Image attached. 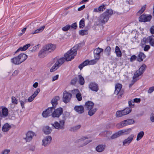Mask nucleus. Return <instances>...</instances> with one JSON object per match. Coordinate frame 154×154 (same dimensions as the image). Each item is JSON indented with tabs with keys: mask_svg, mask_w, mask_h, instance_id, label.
I'll return each instance as SVG.
<instances>
[{
	"mask_svg": "<svg viewBox=\"0 0 154 154\" xmlns=\"http://www.w3.org/2000/svg\"><path fill=\"white\" fill-rule=\"evenodd\" d=\"M79 47V45H76L72 48L69 51L65 54L64 57L66 61H69L71 60L74 58L77 54V50Z\"/></svg>",
	"mask_w": 154,
	"mask_h": 154,
	"instance_id": "1",
	"label": "nucleus"
},
{
	"mask_svg": "<svg viewBox=\"0 0 154 154\" xmlns=\"http://www.w3.org/2000/svg\"><path fill=\"white\" fill-rule=\"evenodd\" d=\"M113 14L112 9H106V11L102 14L100 17L99 20L101 23H105L108 21L109 18Z\"/></svg>",
	"mask_w": 154,
	"mask_h": 154,
	"instance_id": "2",
	"label": "nucleus"
},
{
	"mask_svg": "<svg viewBox=\"0 0 154 154\" xmlns=\"http://www.w3.org/2000/svg\"><path fill=\"white\" fill-rule=\"evenodd\" d=\"M27 56L24 53H21L18 56L15 57L11 60V62L16 65H19L25 61Z\"/></svg>",
	"mask_w": 154,
	"mask_h": 154,
	"instance_id": "3",
	"label": "nucleus"
},
{
	"mask_svg": "<svg viewBox=\"0 0 154 154\" xmlns=\"http://www.w3.org/2000/svg\"><path fill=\"white\" fill-rule=\"evenodd\" d=\"M146 67V65L143 64L141 66L139 69L135 72L133 78V80H132V82L133 83L139 80V79L138 78L143 74L145 70Z\"/></svg>",
	"mask_w": 154,
	"mask_h": 154,
	"instance_id": "4",
	"label": "nucleus"
},
{
	"mask_svg": "<svg viewBox=\"0 0 154 154\" xmlns=\"http://www.w3.org/2000/svg\"><path fill=\"white\" fill-rule=\"evenodd\" d=\"M94 106V103L91 101H88L86 102L85 104V106L89 110L88 114L90 116L93 115L97 110L96 108H93Z\"/></svg>",
	"mask_w": 154,
	"mask_h": 154,
	"instance_id": "5",
	"label": "nucleus"
},
{
	"mask_svg": "<svg viewBox=\"0 0 154 154\" xmlns=\"http://www.w3.org/2000/svg\"><path fill=\"white\" fill-rule=\"evenodd\" d=\"M65 61H66V60L64 57H61L58 60L54 65L50 69V72H52L55 71L64 63Z\"/></svg>",
	"mask_w": 154,
	"mask_h": 154,
	"instance_id": "6",
	"label": "nucleus"
},
{
	"mask_svg": "<svg viewBox=\"0 0 154 154\" xmlns=\"http://www.w3.org/2000/svg\"><path fill=\"white\" fill-rule=\"evenodd\" d=\"M91 137L89 135L82 137L80 138L77 140L78 142H80L83 141L84 142L80 146L82 147L87 145L90 143L92 142V140L91 139Z\"/></svg>",
	"mask_w": 154,
	"mask_h": 154,
	"instance_id": "7",
	"label": "nucleus"
},
{
	"mask_svg": "<svg viewBox=\"0 0 154 154\" xmlns=\"http://www.w3.org/2000/svg\"><path fill=\"white\" fill-rule=\"evenodd\" d=\"M131 108H126L122 110L117 111L116 114V116L117 118L122 117L127 115L131 112Z\"/></svg>",
	"mask_w": 154,
	"mask_h": 154,
	"instance_id": "8",
	"label": "nucleus"
},
{
	"mask_svg": "<svg viewBox=\"0 0 154 154\" xmlns=\"http://www.w3.org/2000/svg\"><path fill=\"white\" fill-rule=\"evenodd\" d=\"M122 85L119 83H117L115 85V91L114 92L115 94L116 95H118L119 94V96L121 97L122 95L124 93V91L122 90Z\"/></svg>",
	"mask_w": 154,
	"mask_h": 154,
	"instance_id": "9",
	"label": "nucleus"
},
{
	"mask_svg": "<svg viewBox=\"0 0 154 154\" xmlns=\"http://www.w3.org/2000/svg\"><path fill=\"white\" fill-rule=\"evenodd\" d=\"M72 97V95L71 94L67 92L66 91H64L63 93V101L65 103L69 102Z\"/></svg>",
	"mask_w": 154,
	"mask_h": 154,
	"instance_id": "10",
	"label": "nucleus"
},
{
	"mask_svg": "<svg viewBox=\"0 0 154 154\" xmlns=\"http://www.w3.org/2000/svg\"><path fill=\"white\" fill-rule=\"evenodd\" d=\"M88 87L90 90L95 92H97L99 90L98 84L94 82H91L89 83Z\"/></svg>",
	"mask_w": 154,
	"mask_h": 154,
	"instance_id": "11",
	"label": "nucleus"
},
{
	"mask_svg": "<svg viewBox=\"0 0 154 154\" xmlns=\"http://www.w3.org/2000/svg\"><path fill=\"white\" fill-rule=\"evenodd\" d=\"M152 18L150 15L143 14L139 17V20L140 22H146L150 21Z\"/></svg>",
	"mask_w": 154,
	"mask_h": 154,
	"instance_id": "12",
	"label": "nucleus"
},
{
	"mask_svg": "<svg viewBox=\"0 0 154 154\" xmlns=\"http://www.w3.org/2000/svg\"><path fill=\"white\" fill-rule=\"evenodd\" d=\"M54 109L52 107L48 108L45 111L43 112L42 115L44 117L46 118L49 116H51L52 117V113Z\"/></svg>",
	"mask_w": 154,
	"mask_h": 154,
	"instance_id": "13",
	"label": "nucleus"
},
{
	"mask_svg": "<svg viewBox=\"0 0 154 154\" xmlns=\"http://www.w3.org/2000/svg\"><path fill=\"white\" fill-rule=\"evenodd\" d=\"M54 109L52 107L48 108L45 111L43 112L42 115L44 117L46 118L49 116H51L52 117V113Z\"/></svg>",
	"mask_w": 154,
	"mask_h": 154,
	"instance_id": "14",
	"label": "nucleus"
},
{
	"mask_svg": "<svg viewBox=\"0 0 154 154\" xmlns=\"http://www.w3.org/2000/svg\"><path fill=\"white\" fill-rule=\"evenodd\" d=\"M63 112V109L61 107L59 108L56 109H54L53 112L52 117L59 118Z\"/></svg>",
	"mask_w": 154,
	"mask_h": 154,
	"instance_id": "15",
	"label": "nucleus"
},
{
	"mask_svg": "<svg viewBox=\"0 0 154 154\" xmlns=\"http://www.w3.org/2000/svg\"><path fill=\"white\" fill-rule=\"evenodd\" d=\"M52 140V137L50 136L45 137L42 140V145L46 146L49 145Z\"/></svg>",
	"mask_w": 154,
	"mask_h": 154,
	"instance_id": "16",
	"label": "nucleus"
},
{
	"mask_svg": "<svg viewBox=\"0 0 154 154\" xmlns=\"http://www.w3.org/2000/svg\"><path fill=\"white\" fill-rule=\"evenodd\" d=\"M134 137V134H131L127 138L125 139L123 141L122 145L123 146L129 145L133 140Z\"/></svg>",
	"mask_w": 154,
	"mask_h": 154,
	"instance_id": "17",
	"label": "nucleus"
},
{
	"mask_svg": "<svg viewBox=\"0 0 154 154\" xmlns=\"http://www.w3.org/2000/svg\"><path fill=\"white\" fill-rule=\"evenodd\" d=\"M34 135V133L31 131H29L26 134V136L23 137V139L26 142H30L32 140Z\"/></svg>",
	"mask_w": 154,
	"mask_h": 154,
	"instance_id": "18",
	"label": "nucleus"
},
{
	"mask_svg": "<svg viewBox=\"0 0 154 154\" xmlns=\"http://www.w3.org/2000/svg\"><path fill=\"white\" fill-rule=\"evenodd\" d=\"M8 115V110L5 107H0V120L3 117H5Z\"/></svg>",
	"mask_w": 154,
	"mask_h": 154,
	"instance_id": "19",
	"label": "nucleus"
},
{
	"mask_svg": "<svg viewBox=\"0 0 154 154\" xmlns=\"http://www.w3.org/2000/svg\"><path fill=\"white\" fill-rule=\"evenodd\" d=\"M48 53L53 51L56 48V45L50 44L44 47Z\"/></svg>",
	"mask_w": 154,
	"mask_h": 154,
	"instance_id": "20",
	"label": "nucleus"
},
{
	"mask_svg": "<svg viewBox=\"0 0 154 154\" xmlns=\"http://www.w3.org/2000/svg\"><path fill=\"white\" fill-rule=\"evenodd\" d=\"M103 51L102 48H98L95 49L94 51V54L95 58L99 59L100 57V53Z\"/></svg>",
	"mask_w": 154,
	"mask_h": 154,
	"instance_id": "21",
	"label": "nucleus"
},
{
	"mask_svg": "<svg viewBox=\"0 0 154 154\" xmlns=\"http://www.w3.org/2000/svg\"><path fill=\"white\" fill-rule=\"evenodd\" d=\"M52 128L49 126H44L42 128V131L45 134H50L52 131Z\"/></svg>",
	"mask_w": 154,
	"mask_h": 154,
	"instance_id": "22",
	"label": "nucleus"
},
{
	"mask_svg": "<svg viewBox=\"0 0 154 154\" xmlns=\"http://www.w3.org/2000/svg\"><path fill=\"white\" fill-rule=\"evenodd\" d=\"M59 97L57 96L55 97L51 100V103L52 105V107L54 109L56 107L58 104L57 101L59 100Z\"/></svg>",
	"mask_w": 154,
	"mask_h": 154,
	"instance_id": "23",
	"label": "nucleus"
},
{
	"mask_svg": "<svg viewBox=\"0 0 154 154\" xmlns=\"http://www.w3.org/2000/svg\"><path fill=\"white\" fill-rule=\"evenodd\" d=\"M74 109L79 113L81 114L84 112V108L82 106H76L74 107Z\"/></svg>",
	"mask_w": 154,
	"mask_h": 154,
	"instance_id": "24",
	"label": "nucleus"
},
{
	"mask_svg": "<svg viewBox=\"0 0 154 154\" xmlns=\"http://www.w3.org/2000/svg\"><path fill=\"white\" fill-rule=\"evenodd\" d=\"M134 121L132 119H128L123 121L119 123V125H132L134 123Z\"/></svg>",
	"mask_w": 154,
	"mask_h": 154,
	"instance_id": "25",
	"label": "nucleus"
},
{
	"mask_svg": "<svg viewBox=\"0 0 154 154\" xmlns=\"http://www.w3.org/2000/svg\"><path fill=\"white\" fill-rule=\"evenodd\" d=\"M48 54L45 48L44 47L39 52L38 56L40 58L44 57Z\"/></svg>",
	"mask_w": 154,
	"mask_h": 154,
	"instance_id": "26",
	"label": "nucleus"
},
{
	"mask_svg": "<svg viewBox=\"0 0 154 154\" xmlns=\"http://www.w3.org/2000/svg\"><path fill=\"white\" fill-rule=\"evenodd\" d=\"M73 94H76V97L79 101H80L82 99V97L80 94L78 93L79 91L77 89H75L72 91Z\"/></svg>",
	"mask_w": 154,
	"mask_h": 154,
	"instance_id": "27",
	"label": "nucleus"
},
{
	"mask_svg": "<svg viewBox=\"0 0 154 154\" xmlns=\"http://www.w3.org/2000/svg\"><path fill=\"white\" fill-rule=\"evenodd\" d=\"M106 146L105 145L100 144L98 145L96 147V150L98 152H102L104 151Z\"/></svg>",
	"mask_w": 154,
	"mask_h": 154,
	"instance_id": "28",
	"label": "nucleus"
},
{
	"mask_svg": "<svg viewBox=\"0 0 154 154\" xmlns=\"http://www.w3.org/2000/svg\"><path fill=\"white\" fill-rule=\"evenodd\" d=\"M125 132V131H120L118 132L115 133L113 134L111 137L112 139H114L119 137L123 135V134Z\"/></svg>",
	"mask_w": 154,
	"mask_h": 154,
	"instance_id": "29",
	"label": "nucleus"
},
{
	"mask_svg": "<svg viewBox=\"0 0 154 154\" xmlns=\"http://www.w3.org/2000/svg\"><path fill=\"white\" fill-rule=\"evenodd\" d=\"M31 45L30 44H28L23 46V47L19 48L15 52V53L18 52L20 51H25L29 47H30Z\"/></svg>",
	"mask_w": 154,
	"mask_h": 154,
	"instance_id": "30",
	"label": "nucleus"
},
{
	"mask_svg": "<svg viewBox=\"0 0 154 154\" xmlns=\"http://www.w3.org/2000/svg\"><path fill=\"white\" fill-rule=\"evenodd\" d=\"M145 57L146 56L143 53L140 52L138 55L137 60L140 62H142Z\"/></svg>",
	"mask_w": 154,
	"mask_h": 154,
	"instance_id": "31",
	"label": "nucleus"
},
{
	"mask_svg": "<svg viewBox=\"0 0 154 154\" xmlns=\"http://www.w3.org/2000/svg\"><path fill=\"white\" fill-rule=\"evenodd\" d=\"M115 52L116 56L118 57H122V53L119 48L117 46H116L115 48Z\"/></svg>",
	"mask_w": 154,
	"mask_h": 154,
	"instance_id": "32",
	"label": "nucleus"
},
{
	"mask_svg": "<svg viewBox=\"0 0 154 154\" xmlns=\"http://www.w3.org/2000/svg\"><path fill=\"white\" fill-rule=\"evenodd\" d=\"M22 99H21L20 98L19 100L22 108L24 109L25 108L24 104L26 103L27 102V99L23 97H22Z\"/></svg>",
	"mask_w": 154,
	"mask_h": 154,
	"instance_id": "33",
	"label": "nucleus"
},
{
	"mask_svg": "<svg viewBox=\"0 0 154 154\" xmlns=\"http://www.w3.org/2000/svg\"><path fill=\"white\" fill-rule=\"evenodd\" d=\"M45 27V25L41 26L40 27L35 30L34 32H32V34H34L42 32L43 31Z\"/></svg>",
	"mask_w": 154,
	"mask_h": 154,
	"instance_id": "34",
	"label": "nucleus"
},
{
	"mask_svg": "<svg viewBox=\"0 0 154 154\" xmlns=\"http://www.w3.org/2000/svg\"><path fill=\"white\" fill-rule=\"evenodd\" d=\"M78 82L82 85H84L85 83V81L84 78L81 75H78Z\"/></svg>",
	"mask_w": 154,
	"mask_h": 154,
	"instance_id": "35",
	"label": "nucleus"
},
{
	"mask_svg": "<svg viewBox=\"0 0 154 154\" xmlns=\"http://www.w3.org/2000/svg\"><path fill=\"white\" fill-rule=\"evenodd\" d=\"M144 134V133L143 131H141L139 133L137 136L136 140L138 141L140 140L143 137Z\"/></svg>",
	"mask_w": 154,
	"mask_h": 154,
	"instance_id": "36",
	"label": "nucleus"
},
{
	"mask_svg": "<svg viewBox=\"0 0 154 154\" xmlns=\"http://www.w3.org/2000/svg\"><path fill=\"white\" fill-rule=\"evenodd\" d=\"M69 128L70 130L71 131H75L80 128V126H70Z\"/></svg>",
	"mask_w": 154,
	"mask_h": 154,
	"instance_id": "37",
	"label": "nucleus"
},
{
	"mask_svg": "<svg viewBox=\"0 0 154 154\" xmlns=\"http://www.w3.org/2000/svg\"><path fill=\"white\" fill-rule=\"evenodd\" d=\"M111 48L109 46H107L105 50V52L106 53L108 56H109L110 54Z\"/></svg>",
	"mask_w": 154,
	"mask_h": 154,
	"instance_id": "38",
	"label": "nucleus"
},
{
	"mask_svg": "<svg viewBox=\"0 0 154 154\" xmlns=\"http://www.w3.org/2000/svg\"><path fill=\"white\" fill-rule=\"evenodd\" d=\"M148 40H149L150 44L152 46H154V39L151 36L147 38Z\"/></svg>",
	"mask_w": 154,
	"mask_h": 154,
	"instance_id": "39",
	"label": "nucleus"
},
{
	"mask_svg": "<svg viewBox=\"0 0 154 154\" xmlns=\"http://www.w3.org/2000/svg\"><path fill=\"white\" fill-rule=\"evenodd\" d=\"M85 26L84 19H82L80 21L79 23V27L80 28H83Z\"/></svg>",
	"mask_w": 154,
	"mask_h": 154,
	"instance_id": "40",
	"label": "nucleus"
},
{
	"mask_svg": "<svg viewBox=\"0 0 154 154\" xmlns=\"http://www.w3.org/2000/svg\"><path fill=\"white\" fill-rule=\"evenodd\" d=\"M146 8V5H145L143 6L141 9H140L137 12V14L138 15H140L142 14L145 11Z\"/></svg>",
	"mask_w": 154,
	"mask_h": 154,
	"instance_id": "41",
	"label": "nucleus"
},
{
	"mask_svg": "<svg viewBox=\"0 0 154 154\" xmlns=\"http://www.w3.org/2000/svg\"><path fill=\"white\" fill-rule=\"evenodd\" d=\"M79 34L82 35H84L88 34V32L87 30H82L79 31Z\"/></svg>",
	"mask_w": 154,
	"mask_h": 154,
	"instance_id": "42",
	"label": "nucleus"
},
{
	"mask_svg": "<svg viewBox=\"0 0 154 154\" xmlns=\"http://www.w3.org/2000/svg\"><path fill=\"white\" fill-rule=\"evenodd\" d=\"M11 128V126H3L2 127V130L3 131H7Z\"/></svg>",
	"mask_w": 154,
	"mask_h": 154,
	"instance_id": "43",
	"label": "nucleus"
},
{
	"mask_svg": "<svg viewBox=\"0 0 154 154\" xmlns=\"http://www.w3.org/2000/svg\"><path fill=\"white\" fill-rule=\"evenodd\" d=\"M52 128L57 129L58 130L63 129L64 128L63 126H52Z\"/></svg>",
	"mask_w": 154,
	"mask_h": 154,
	"instance_id": "44",
	"label": "nucleus"
},
{
	"mask_svg": "<svg viewBox=\"0 0 154 154\" xmlns=\"http://www.w3.org/2000/svg\"><path fill=\"white\" fill-rule=\"evenodd\" d=\"M98 59H96L92 60L90 61L89 60V65H94L97 62Z\"/></svg>",
	"mask_w": 154,
	"mask_h": 154,
	"instance_id": "45",
	"label": "nucleus"
},
{
	"mask_svg": "<svg viewBox=\"0 0 154 154\" xmlns=\"http://www.w3.org/2000/svg\"><path fill=\"white\" fill-rule=\"evenodd\" d=\"M70 28V26L67 25L62 28V30L64 31H66Z\"/></svg>",
	"mask_w": 154,
	"mask_h": 154,
	"instance_id": "46",
	"label": "nucleus"
},
{
	"mask_svg": "<svg viewBox=\"0 0 154 154\" xmlns=\"http://www.w3.org/2000/svg\"><path fill=\"white\" fill-rule=\"evenodd\" d=\"M106 8V5H101L100 6L98 7L99 9V11H103Z\"/></svg>",
	"mask_w": 154,
	"mask_h": 154,
	"instance_id": "47",
	"label": "nucleus"
},
{
	"mask_svg": "<svg viewBox=\"0 0 154 154\" xmlns=\"http://www.w3.org/2000/svg\"><path fill=\"white\" fill-rule=\"evenodd\" d=\"M147 40H148L147 38V39L146 38H143L141 40V44L142 47H143V46L146 43Z\"/></svg>",
	"mask_w": 154,
	"mask_h": 154,
	"instance_id": "48",
	"label": "nucleus"
},
{
	"mask_svg": "<svg viewBox=\"0 0 154 154\" xmlns=\"http://www.w3.org/2000/svg\"><path fill=\"white\" fill-rule=\"evenodd\" d=\"M12 102L14 104H17L18 103V101L14 97H11Z\"/></svg>",
	"mask_w": 154,
	"mask_h": 154,
	"instance_id": "49",
	"label": "nucleus"
},
{
	"mask_svg": "<svg viewBox=\"0 0 154 154\" xmlns=\"http://www.w3.org/2000/svg\"><path fill=\"white\" fill-rule=\"evenodd\" d=\"M40 89L39 88L37 89L36 91L34 92L33 94L32 95V96H33V97L35 98L38 93L40 92Z\"/></svg>",
	"mask_w": 154,
	"mask_h": 154,
	"instance_id": "50",
	"label": "nucleus"
},
{
	"mask_svg": "<svg viewBox=\"0 0 154 154\" xmlns=\"http://www.w3.org/2000/svg\"><path fill=\"white\" fill-rule=\"evenodd\" d=\"M40 89L39 88L37 89L36 91L34 92L33 94L32 95V96H33V97L35 98L38 93L40 92Z\"/></svg>",
	"mask_w": 154,
	"mask_h": 154,
	"instance_id": "51",
	"label": "nucleus"
},
{
	"mask_svg": "<svg viewBox=\"0 0 154 154\" xmlns=\"http://www.w3.org/2000/svg\"><path fill=\"white\" fill-rule=\"evenodd\" d=\"M10 151L9 149H5L2 151L1 154H8Z\"/></svg>",
	"mask_w": 154,
	"mask_h": 154,
	"instance_id": "52",
	"label": "nucleus"
},
{
	"mask_svg": "<svg viewBox=\"0 0 154 154\" xmlns=\"http://www.w3.org/2000/svg\"><path fill=\"white\" fill-rule=\"evenodd\" d=\"M77 78H75L72 79L70 83L71 85H75L77 81Z\"/></svg>",
	"mask_w": 154,
	"mask_h": 154,
	"instance_id": "53",
	"label": "nucleus"
},
{
	"mask_svg": "<svg viewBox=\"0 0 154 154\" xmlns=\"http://www.w3.org/2000/svg\"><path fill=\"white\" fill-rule=\"evenodd\" d=\"M137 58V57L135 55H132L130 58V61L131 62H133L134 61L136 60Z\"/></svg>",
	"mask_w": 154,
	"mask_h": 154,
	"instance_id": "54",
	"label": "nucleus"
},
{
	"mask_svg": "<svg viewBox=\"0 0 154 154\" xmlns=\"http://www.w3.org/2000/svg\"><path fill=\"white\" fill-rule=\"evenodd\" d=\"M129 106L131 107H134V102L132 100H130L128 101Z\"/></svg>",
	"mask_w": 154,
	"mask_h": 154,
	"instance_id": "55",
	"label": "nucleus"
},
{
	"mask_svg": "<svg viewBox=\"0 0 154 154\" xmlns=\"http://www.w3.org/2000/svg\"><path fill=\"white\" fill-rule=\"evenodd\" d=\"M154 91V86H152L149 88L148 90V93L149 94H151Z\"/></svg>",
	"mask_w": 154,
	"mask_h": 154,
	"instance_id": "56",
	"label": "nucleus"
},
{
	"mask_svg": "<svg viewBox=\"0 0 154 154\" xmlns=\"http://www.w3.org/2000/svg\"><path fill=\"white\" fill-rule=\"evenodd\" d=\"M77 27V24L76 23H72L71 26H70V27L74 29H76Z\"/></svg>",
	"mask_w": 154,
	"mask_h": 154,
	"instance_id": "57",
	"label": "nucleus"
},
{
	"mask_svg": "<svg viewBox=\"0 0 154 154\" xmlns=\"http://www.w3.org/2000/svg\"><path fill=\"white\" fill-rule=\"evenodd\" d=\"M150 120L152 122H154V114L153 112L151 114Z\"/></svg>",
	"mask_w": 154,
	"mask_h": 154,
	"instance_id": "58",
	"label": "nucleus"
},
{
	"mask_svg": "<svg viewBox=\"0 0 154 154\" xmlns=\"http://www.w3.org/2000/svg\"><path fill=\"white\" fill-rule=\"evenodd\" d=\"M150 48V46L148 45H146L144 48V50L145 51H148V50Z\"/></svg>",
	"mask_w": 154,
	"mask_h": 154,
	"instance_id": "59",
	"label": "nucleus"
},
{
	"mask_svg": "<svg viewBox=\"0 0 154 154\" xmlns=\"http://www.w3.org/2000/svg\"><path fill=\"white\" fill-rule=\"evenodd\" d=\"M35 98L34 97H33V96H32V95L30 97H29L28 100H28V101L29 102H31Z\"/></svg>",
	"mask_w": 154,
	"mask_h": 154,
	"instance_id": "60",
	"label": "nucleus"
},
{
	"mask_svg": "<svg viewBox=\"0 0 154 154\" xmlns=\"http://www.w3.org/2000/svg\"><path fill=\"white\" fill-rule=\"evenodd\" d=\"M19 70H16L13 72L12 75L14 76H16L19 73Z\"/></svg>",
	"mask_w": 154,
	"mask_h": 154,
	"instance_id": "61",
	"label": "nucleus"
},
{
	"mask_svg": "<svg viewBox=\"0 0 154 154\" xmlns=\"http://www.w3.org/2000/svg\"><path fill=\"white\" fill-rule=\"evenodd\" d=\"M134 103H139L140 101V98H135L134 99Z\"/></svg>",
	"mask_w": 154,
	"mask_h": 154,
	"instance_id": "62",
	"label": "nucleus"
},
{
	"mask_svg": "<svg viewBox=\"0 0 154 154\" xmlns=\"http://www.w3.org/2000/svg\"><path fill=\"white\" fill-rule=\"evenodd\" d=\"M150 32L152 34H154V25L152 26L150 29Z\"/></svg>",
	"mask_w": 154,
	"mask_h": 154,
	"instance_id": "63",
	"label": "nucleus"
},
{
	"mask_svg": "<svg viewBox=\"0 0 154 154\" xmlns=\"http://www.w3.org/2000/svg\"><path fill=\"white\" fill-rule=\"evenodd\" d=\"M85 5H83L80 7L78 9V10L79 11L82 10L85 8Z\"/></svg>",
	"mask_w": 154,
	"mask_h": 154,
	"instance_id": "64",
	"label": "nucleus"
}]
</instances>
